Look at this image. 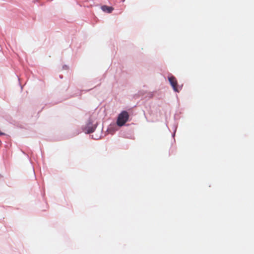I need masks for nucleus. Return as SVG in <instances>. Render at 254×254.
<instances>
[{
    "mask_svg": "<svg viewBox=\"0 0 254 254\" xmlns=\"http://www.w3.org/2000/svg\"><path fill=\"white\" fill-rule=\"evenodd\" d=\"M129 115L127 111H123L119 115L117 124L119 126H123L128 121Z\"/></svg>",
    "mask_w": 254,
    "mask_h": 254,
    "instance_id": "obj_1",
    "label": "nucleus"
},
{
    "mask_svg": "<svg viewBox=\"0 0 254 254\" xmlns=\"http://www.w3.org/2000/svg\"><path fill=\"white\" fill-rule=\"evenodd\" d=\"M169 81L173 88V89L176 92H179V90L177 88V81L176 78L174 76H171L169 77Z\"/></svg>",
    "mask_w": 254,
    "mask_h": 254,
    "instance_id": "obj_2",
    "label": "nucleus"
},
{
    "mask_svg": "<svg viewBox=\"0 0 254 254\" xmlns=\"http://www.w3.org/2000/svg\"><path fill=\"white\" fill-rule=\"evenodd\" d=\"M95 128V127L89 124L88 125V126L85 127V128L84 129V131L85 133H92L94 131Z\"/></svg>",
    "mask_w": 254,
    "mask_h": 254,
    "instance_id": "obj_3",
    "label": "nucleus"
},
{
    "mask_svg": "<svg viewBox=\"0 0 254 254\" xmlns=\"http://www.w3.org/2000/svg\"><path fill=\"white\" fill-rule=\"evenodd\" d=\"M102 9L103 11H106L108 13H111L113 10V8L112 7L108 6L106 5L103 6L102 7Z\"/></svg>",
    "mask_w": 254,
    "mask_h": 254,
    "instance_id": "obj_4",
    "label": "nucleus"
}]
</instances>
